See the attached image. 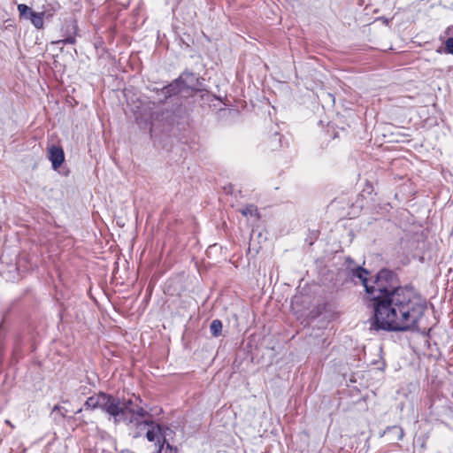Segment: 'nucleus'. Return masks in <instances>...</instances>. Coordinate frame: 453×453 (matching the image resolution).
I'll list each match as a JSON object with an SVG mask.
<instances>
[{"label":"nucleus","instance_id":"nucleus-1","mask_svg":"<svg viewBox=\"0 0 453 453\" xmlns=\"http://www.w3.org/2000/svg\"><path fill=\"white\" fill-rule=\"evenodd\" d=\"M369 272L361 266L351 271V276L361 280L374 311L372 326L379 330L406 332L413 330L426 309V303L413 288L398 286L396 275L390 270H380L369 283Z\"/></svg>","mask_w":453,"mask_h":453},{"label":"nucleus","instance_id":"nucleus-2","mask_svg":"<svg viewBox=\"0 0 453 453\" xmlns=\"http://www.w3.org/2000/svg\"><path fill=\"white\" fill-rule=\"evenodd\" d=\"M141 403L142 399L139 396L134 400H121L112 395L100 392L88 397L85 406L87 409H100L115 425L124 423L128 434L134 439L145 434L149 441H156V449L172 437L173 431L167 426L156 424Z\"/></svg>","mask_w":453,"mask_h":453},{"label":"nucleus","instance_id":"nucleus-3","mask_svg":"<svg viewBox=\"0 0 453 453\" xmlns=\"http://www.w3.org/2000/svg\"><path fill=\"white\" fill-rule=\"evenodd\" d=\"M173 83H178V92L182 89L195 90L198 88V77L191 72H184Z\"/></svg>","mask_w":453,"mask_h":453},{"label":"nucleus","instance_id":"nucleus-4","mask_svg":"<svg viewBox=\"0 0 453 453\" xmlns=\"http://www.w3.org/2000/svg\"><path fill=\"white\" fill-rule=\"evenodd\" d=\"M178 94V83L172 82L156 91L157 97L155 100L157 104H165L167 103L168 100L173 101Z\"/></svg>","mask_w":453,"mask_h":453},{"label":"nucleus","instance_id":"nucleus-5","mask_svg":"<svg viewBox=\"0 0 453 453\" xmlns=\"http://www.w3.org/2000/svg\"><path fill=\"white\" fill-rule=\"evenodd\" d=\"M49 159L52 164V168L57 170L65 160L63 149L58 146H51L49 150Z\"/></svg>","mask_w":453,"mask_h":453},{"label":"nucleus","instance_id":"nucleus-6","mask_svg":"<svg viewBox=\"0 0 453 453\" xmlns=\"http://www.w3.org/2000/svg\"><path fill=\"white\" fill-rule=\"evenodd\" d=\"M384 434H389L391 436L390 440L395 441L403 440V435H404L403 428L398 426H388L385 430Z\"/></svg>","mask_w":453,"mask_h":453},{"label":"nucleus","instance_id":"nucleus-7","mask_svg":"<svg viewBox=\"0 0 453 453\" xmlns=\"http://www.w3.org/2000/svg\"><path fill=\"white\" fill-rule=\"evenodd\" d=\"M44 16L45 12H35V14H32V17L29 18L30 22L34 25V27L37 29L43 28L44 25Z\"/></svg>","mask_w":453,"mask_h":453},{"label":"nucleus","instance_id":"nucleus-8","mask_svg":"<svg viewBox=\"0 0 453 453\" xmlns=\"http://www.w3.org/2000/svg\"><path fill=\"white\" fill-rule=\"evenodd\" d=\"M17 9L19 11V18L21 19L29 20V18L32 17V14L35 13V12H34L29 6H27L25 4H18Z\"/></svg>","mask_w":453,"mask_h":453},{"label":"nucleus","instance_id":"nucleus-9","mask_svg":"<svg viewBox=\"0 0 453 453\" xmlns=\"http://www.w3.org/2000/svg\"><path fill=\"white\" fill-rule=\"evenodd\" d=\"M222 322L219 319H214L211 321L210 325V331L211 335L214 337H218L222 333Z\"/></svg>","mask_w":453,"mask_h":453},{"label":"nucleus","instance_id":"nucleus-10","mask_svg":"<svg viewBox=\"0 0 453 453\" xmlns=\"http://www.w3.org/2000/svg\"><path fill=\"white\" fill-rule=\"evenodd\" d=\"M243 216H257V208L253 204H249L241 210Z\"/></svg>","mask_w":453,"mask_h":453},{"label":"nucleus","instance_id":"nucleus-11","mask_svg":"<svg viewBox=\"0 0 453 453\" xmlns=\"http://www.w3.org/2000/svg\"><path fill=\"white\" fill-rule=\"evenodd\" d=\"M75 42H76L75 36L69 35V36L65 37V39H61V40L53 42L52 43L65 45V44H74Z\"/></svg>","mask_w":453,"mask_h":453},{"label":"nucleus","instance_id":"nucleus-12","mask_svg":"<svg viewBox=\"0 0 453 453\" xmlns=\"http://www.w3.org/2000/svg\"><path fill=\"white\" fill-rule=\"evenodd\" d=\"M444 52L453 55V35L445 41Z\"/></svg>","mask_w":453,"mask_h":453},{"label":"nucleus","instance_id":"nucleus-13","mask_svg":"<svg viewBox=\"0 0 453 453\" xmlns=\"http://www.w3.org/2000/svg\"><path fill=\"white\" fill-rule=\"evenodd\" d=\"M6 423H7V425L12 426V425H11V422H10L9 420H6Z\"/></svg>","mask_w":453,"mask_h":453}]
</instances>
